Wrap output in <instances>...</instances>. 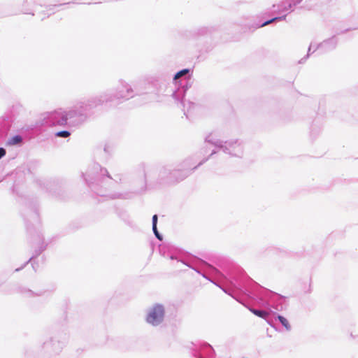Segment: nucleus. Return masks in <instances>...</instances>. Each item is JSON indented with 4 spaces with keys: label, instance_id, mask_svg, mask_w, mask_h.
I'll return each mask as SVG.
<instances>
[{
    "label": "nucleus",
    "instance_id": "f3484780",
    "mask_svg": "<svg viewBox=\"0 0 358 358\" xmlns=\"http://www.w3.org/2000/svg\"><path fill=\"white\" fill-rule=\"evenodd\" d=\"M40 185L52 194H56L61 187L59 181L55 179L41 180Z\"/></svg>",
    "mask_w": 358,
    "mask_h": 358
},
{
    "label": "nucleus",
    "instance_id": "a878e982",
    "mask_svg": "<svg viewBox=\"0 0 358 358\" xmlns=\"http://www.w3.org/2000/svg\"><path fill=\"white\" fill-rule=\"evenodd\" d=\"M152 231H153V233H154L155 236H156V238L158 240L162 241V236L158 231L157 226H155V228H152Z\"/></svg>",
    "mask_w": 358,
    "mask_h": 358
},
{
    "label": "nucleus",
    "instance_id": "58836bf2",
    "mask_svg": "<svg viewBox=\"0 0 358 358\" xmlns=\"http://www.w3.org/2000/svg\"><path fill=\"white\" fill-rule=\"evenodd\" d=\"M202 275H203V277L207 278L206 275L204 273H203Z\"/></svg>",
    "mask_w": 358,
    "mask_h": 358
},
{
    "label": "nucleus",
    "instance_id": "5701e85b",
    "mask_svg": "<svg viewBox=\"0 0 358 358\" xmlns=\"http://www.w3.org/2000/svg\"><path fill=\"white\" fill-rule=\"evenodd\" d=\"M201 264L210 273L215 274L216 275H221V273H220V271L217 268H215V267L212 266L211 265L207 264L206 262H201Z\"/></svg>",
    "mask_w": 358,
    "mask_h": 358
},
{
    "label": "nucleus",
    "instance_id": "f8f14e48",
    "mask_svg": "<svg viewBox=\"0 0 358 358\" xmlns=\"http://www.w3.org/2000/svg\"><path fill=\"white\" fill-rule=\"evenodd\" d=\"M34 252L31 257L29 258V261L24 264V268L29 264H30L34 271H36L38 268V264L36 262V258L38 257L43 250L46 248V245L45 244L43 239L41 236H38L36 241L34 243Z\"/></svg>",
    "mask_w": 358,
    "mask_h": 358
},
{
    "label": "nucleus",
    "instance_id": "f704fd0d",
    "mask_svg": "<svg viewBox=\"0 0 358 358\" xmlns=\"http://www.w3.org/2000/svg\"><path fill=\"white\" fill-rule=\"evenodd\" d=\"M104 152H109V151H108V147L107 145H106V146L104 147Z\"/></svg>",
    "mask_w": 358,
    "mask_h": 358
},
{
    "label": "nucleus",
    "instance_id": "c85d7f7f",
    "mask_svg": "<svg viewBox=\"0 0 358 358\" xmlns=\"http://www.w3.org/2000/svg\"><path fill=\"white\" fill-rule=\"evenodd\" d=\"M157 215H154L152 216V228H155V226H157Z\"/></svg>",
    "mask_w": 358,
    "mask_h": 358
},
{
    "label": "nucleus",
    "instance_id": "ddd939ff",
    "mask_svg": "<svg viewBox=\"0 0 358 358\" xmlns=\"http://www.w3.org/2000/svg\"><path fill=\"white\" fill-rule=\"evenodd\" d=\"M66 340H59L56 337H51L43 344V348L50 353L59 354L66 345Z\"/></svg>",
    "mask_w": 358,
    "mask_h": 358
},
{
    "label": "nucleus",
    "instance_id": "6e6552de",
    "mask_svg": "<svg viewBox=\"0 0 358 358\" xmlns=\"http://www.w3.org/2000/svg\"><path fill=\"white\" fill-rule=\"evenodd\" d=\"M274 8V13L277 14H283L282 16L275 17L271 20H268L267 21H265L262 24H261L259 27H263L266 25H268L273 22H279L282 20H285L287 16V13L292 10V8L294 7V5L292 4V1L290 0H284L281 1L278 5H273V6Z\"/></svg>",
    "mask_w": 358,
    "mask_h": 358
},
{
    "label": "nucleus",
    "instance_id": "4468645a",
    "mask_svg": "<svg viewBox=\"0 0 358 358\" xmlns=\"http://www.w3.org/2000/svg\"><path fill=\"white\" fill-rule=\"evenodd\" d=\"M13 122L14 116L10 113H6L0 117V141L7 136Z\"/></svg>",
    "mask_w": 358,
    "mask_h": 358
},
{
    "label": "nucleus",
    "instance_id": "1a4fd4ad",
    "mask_svg": "<svg viewBox=\"0 0 358 358\" xmlns=\"http://www.w3.org/2000/svg\"><path fill=\"white\" fill-rule=\"evenodd\" d=\"M9 180L11 181L10 194L17 201H20L22 199V173L19 170L12 172Z\"/></svg>",
    "mask_w": 358,
    "mask_h": 358
},
{
    "label": "nucleus",
    "instance_id": "b1692460",
    "mask_svg": "<svg viewBox=\"0 0 358 358\" xmlns=\"http://www.w3.org/2000/svg\"><path fill=\"white\" fill-rule=\"evenodd\" d=\"M71 131L68 130L59 131L55 133V136L57 138H67L71 136Z\"/></svg>",
    "mask_w": 358,
    "mask_h": 358
},
{
    "label": "nucleus",
    "instance_id": "aec40b11",
    "mask_svg": "<svg viewBox=\"0 0 358 358\" xmlns=\"http://www.w3.org/2000/svg\"><path fill=\"white\" fill-rule=\"evenodd\" d=\"M249 308L250 311L252 312L254 315H255L261 318L267 320V317L269 315V312L267 310H259V309H255V308Z\"/></svg>",
    "mask_w": 358,
    "mask_h": 358
},
{
    "label": "nucleus",
    "instance_id": "0eeeda50",
    "mask_svg": "<svg viewBox=\"0 0 358 358\" xmlns=\"http://www.w3.org/2000/svg\"><path fill=\"white\" fill-rule=\"evenodd\" d=\"M205 141L231 157H242L244 152L243 143L238 139L223 141L219 139L214 134H210L206 137Z\"/></svg>",
    "mask_w": 358,
    "mask_h": 358
},
{
    "label": "nucleus",
    "instance_id": "cd10ccee",
    "mask_svg": "<svg viewBox=\"0 0 358 358\" xmlns=\"http://www.w3.org/2000/svg\"><path fill=\"white\" fill-rule=\"evenodd\" d=\"M6 154V150L4 148L0 147V159H2Z\"/></svg>",
    "mask_w": 358,
    "mask_h": 358
},
{
    "label": "nucleus",
    "instance_id": "473e14b6",
    "mask_svg": "<svg viewBox=\"0 0 358 358\" xmlns=\"http://www.w3.org/2000/svg\"><path fill=\"white\" fill-rule=\"evenodd\" d=\"M31 292L30 290L25 291V290L24 289V295H29V296H30V295H31Z\"/></svg>",
    "mask_w": 358,
    "mask_h": 358
},
{
    "label": "nucleus",
    "instance_id": "2eb2a0df",
    "mask_svg": "<svg viewBox=\"0 0 358 358\" xmlns=\"http://www.w3.org/2000/svg\"><path fill=\"white\" fill-rule=\"evenodd\" d=\"M194 357L196 358H214L215 350L210 344L203 343L195 350Z\"/></svg>",
    "mask_w": 358,
    "mask_h": 358
},
{
    "label": "nucleus",
    "instance_id": "9b49d317",
    "mask_svg": "<svg viewBox=\"0 0 358 358\" xmlns=\"http://www.w3.org/2000/svg\"><path fill=\"white\" fill-rule=\"evenodd\" d=\"M337 43V39L335 37H332L324 41L316 46L313 43H310L307 55L299 61V63L303 64L305 62V61L309 57L312 49L313 52H315L317 50H320L321 52H326L334 50L336 47Z\"/></svg>",
    "mask_w": 358,
    "mask_h": 358
},
{
    "label": "nucleus",
    "instance_id": "bb28decb",
    "mask_svg": "<svg viewBox=\"0 0 358 358\" xmlns=\"http://www.w3.org/2000/svg\"><path fill=\"white\" fill-rule=\"evenodd\" d=\"M138 169H139V171L141 172L142 173V176L143 177V178L145 179L146 178V173H145V164H142L139 166L138 167Z\"/></svg>",
    "mask_w": 358,
    "mask_h": 358
},
{
    "label": "nucleus",
    "instance_id": "c9c22d12",
    "mask_svg": "<svg viewBox=\"0 0 358 358\" xmlns=\"http://www.w3.org/2000/svg\"><path fill=\"white\" fill-rule=\"evenodd\" d=\"M217 152L216 150H213L211 154H210V156H212L213 155L215 154Z\"/></svg>",
    "mask_w": 358,
    "mask_h": 358
},
{
    "label": "nucleus",
    "instance_id": "20e7f679",
    "mask_svg": "<svg viewBox=\"0 0 358 358\" xmlns=\"http://www.w3.org/2000/svg\"><path fill=\"white\" fill-rule=\"evenodd\" d=\"M141 79L133 80L129 83L123 79L118 80V86L114 92H105L98 95L102 104L111 103L115 100H128L140 92Z\"/></svg>",
    "mask_w": 358,
    "mask_h": 358
},
{
    "label": "nucleus",
    "instance_id": "9d476101",
    "mask_svg": "<svg viewBox=\"0 0 358 358\" xmlns=\"http://www.w3.org/2000/svg\"><path fill=\"white\" fill-rule=\"evenodd\" d=\"M164 314V306L161 304H155L148 309L146 322L152 326H158L163 322Z\"/></svg>",
    "mask_w": 358,
    "mask_h": 358
},
{
    "label": "nucleus",
    "instance_id": "7ed1b4c3",
    "mask_svg": "<svg viewBox=\"0 0 358 358\" xmlns=\"http://www.w3.org/2000/svg\"><path fill=\"white\" fill-rule=\"evenodd\" d=\"M67 118L65 109L61 108L44 113L40 115L34 122L30 123L27 122L24 125V132L31 131L35 135L40 132L43 127H66L68 126ZM26 137L31 138V136H27L24 133V139Z\"/></svg>",
    "mask_w": 358,
    "mask_h": 358
},
{
    "label": "nucleus",
    "instance_id": "a211bd4d",
    "mask_svg": "<svg viewBox=\"0 0 358 358\" xmlns=\"http://www.w3.org/2000/svg\"><path fill=\"white\" fill-rule=\"evenodd\" d=\"M26 207V215L30 216L34 221L38 220V206L36 203H32L29 201L24 202Z\"/></svg>",
    "mask_w": 358,
    "mask_h": 358
},
{
    "label": "nucleus",
    "instance_id": "4c0bfd02",
    "mask_svg": "<svg viewBox=\"0 0 358 358\" xmlns=\"http://www.w3.org/2000/svg\"><path fill=\"white\" fill-rule=\"evenodd\" d=\"M22 268V266L17 268L15 269V271H18L21 270Z\"/></svg>",
    "mask_w": 358,
    "mask_h": 358
},
{
    "label": "nucleus",
    "instance_id": "e433bc0d",
    "mask_svg": "<svg viewBox=\"0 0 358 358\" xmlns=\"http://www.w3.org/2000/svg\"><path fill=\"white\" fill-rule=\"evenodd\" d=\"M268 323H269L271 326H273V321L267 320Z\"/></svg>",
    "mask_w": 358,
    "mask_h": 358
},
{
    "label": "nucleus",
    "instance_id": "dca6fc26",
    "mask_svg": "<svg viewBox=\"0 0 358 358\" xmlns=\"http://www.w3.org/2000/svg\"><path fill=\"white\" fill-rule=\"evenodd\" d=\"M94 169L95 171H98L99 170V172L94 173H95L94 182L89 181L87 178H85V180L87 182L88 185L93 190H95V187L94 186V182H96V185H99V182H103L105 176L107 178H109V179H112V178L109 175L107 169L101 168V167H99V165H96Z\"/></svg>",
    "mask_w": 358,
    "mask_h": 358
},
{
    "label": "nucleus",
    "instance_id": "7c9ffc66",
    "mask_svg": "<svg viewBox=\"0 0 358 358\" xmlns=\"http://www.w3.org/2000/svg\"><path fill=\"white\" fill-rule=\"evenodd\" d=\"M290 1H292L294 6L299 4L302 1V0H290Z\"/></svg>",
    "mask_w": 358,
    "mask_h": 358
},
{
    "label": "nucleus",
    "instance_id": "393cba45",
    "mask_svg": "<svg viewBox=\"0 0 358 358\" xmlns=\"http://www.w3.org/2000/svg\"><path fill=\"white\" fill-rule=\"evenodd\" d=\"M225 293L228 294L229 295L231 296L234 299H235L236 301H238V302L244 304L238 298L236 297V296L235 295V293H234V290H231L230 289H227L226 287H224L221 285H218Z\"/></svg>",
    "mask_w": 358,
    "mask_h": 358
},
{
    "label": "nucleus",
    "instance_id": "2f4dec72",
    "mask_svg": "<svg viewBox=\"0 0 358 358\" xmlns=\"http://www.w3.org/2000/svg\"><path fill=\"white\" fill-rule=\"evenodd\" d=\"M25 3H26V5H27V6H31V4H33V3H34V1H32V0H26Z\"/></svg>",
    "mask_w": 358,
    "mask_h": 358
},
{
    "label": "nucleus",
    "instance_id": "f03ea898",
    "mask_svg": "<svg viewBox=\"0 0 358 358\" xmlns=\"http://www.w3.org/2000/svg\"><path fill=\"white\" fill-rule=\"evenodd\" d=\"M103 105L98 95L88 99H81L65 109L69 127H78L88 118L90 112L94 108Z\"/></svg>",
    "mask_w": 358,
    "mask_h": 358
},
{
    "label": "nucleus",
    "instance_id": "39448f33",
    "mask_svg": "<svg viewBox=\"0 0 358 358\" xmlns=\"http://www.w3.org/2000/svg\"><path fill=\"white\" fill-rule=\"evenodd\" d=\"M208 158L202 160L197 166L192 168V159H187L178 166L176 169L164 166L159 170L158 179L162 184H173L185 179L193 170L206 162Z\"/></svg>",
    "mask_w": 358,
    "mask_h": 358
},
{
    "label": "nucleus",
    "instance_id": "f257e3e1",
    "mask_svg": "<svg viewBox=\"0 0 358 358\" xmlns=\"http://www.w3.org/2000/svg\"><path fill=\"white\" fill-rule=\"evenodd\" d=\"M230 284L234 288L240 290L248 297L256 299L258 304L263 308L282 311L287 306L285 296L268 289L258 288V285L255 283L243 285L234 279L230 281Z\"/></svg>",
    "mask_w": 358,
    "mask_h": 358
},
{
    "label": "nucleus",
    "instance_id": "4be33fe9",
    "mask_svg": "<svg viewBox=\"0 0 358 358\" xmlns=\"http://www.w3.org/2000/svg\"><path fill=\"white\" fill-rule=\"evenodd\" d=\"M275 319L278 320L287 331L291 330V325L285 317L278 315Z\"/></svg>",
    "mask_w": 358,
    "mask_h": 358
},
{
    "label": "nucleus",
    "instance_id": "412c9836",
    "mask_svg": "<svg viewBox=\"0 0 358 358\" xmlns=\"http://www.w3.org/2000/svg\"><path fill=\"white\" fill-rule=\"evenodd\" d=\"M22 141V135L17 134L11 137L7 142L8 145H15Z\"/></svg>",
    "mask_w": 358,
    "mask_h": 358
},
{
    "label": "nucleus",
    "instance_id": "72a5a7b5",
    "mask_svg": "<svg viewBox=\"0 0 358 358\" xmlns=\"http://www.w3.org/2000/svg\"><path fill=\"white\" fill-rule=\"evenodd\" d=\"M24 13L34 15V13L32 12V10H29V9H27V12H24Z\"/></svg>",
    "mask_w": 358,
    "mask_h": 358
},
{
    "label": "nucleus",
    "instance_id": "6ab92c4d",
    "mask_svg": "<svg viewBox=\"0 0 358 358\" xmlns=\"http://www.w3.org/2000/svg\"><path fill=\"white\" fill-rule=\"evenodd\" d=\"M170 259L173 260V259H176L177 260V262H181L183 264L187 266L189 268H192V269L195 270L197 273H201V271L196 267H194V266H192L189 262H187V260L182 259L180 255H174V254H172L170 256Z\"/></svg>",
    "mask_w": 358,
    "mask_h": 358
},
{
    "label": "nucleus",
    "instance_id": "423d86ee",
    "mask_svg": "<svg viewBox=\"0 0 358 358\" xmlns=\"http://www.w3.org/2000/svg\"><path fill=\"white\" fill-rule=\"evenodd\" d=\"M192 71L189 69H184L177 72L174 77L173 81L176 85H178V87L175 90L173 94V98L180 102V105L183 107L184 114L188 117V113H190L192 110L195 108V104L191 101L186 102L183 100V97L187 90L185 85L191 78Z\"/></svg>",
    "mask_w": 358,
    "mask_h": 358
},
{
    "label": "nucleus",
    "instance_id": "c756f323",
    "mask_svg": "<svg viewBox=\"0 0 358 358\" xmlns=\"http://www.w3.org/2000/svg\"><path fill=\"white\" fill-rule=\"evenodd\" d=\"M130 197H131L130 194H120L117 196V198H122V199H129Z\"/></svg>",
    "mask_w": 358,
    "mask_h": 358
}]
</instances>
